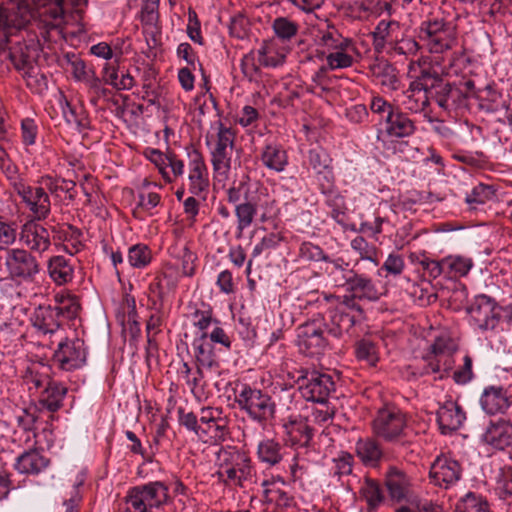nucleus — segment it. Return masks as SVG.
Returning a JSON list of instances; mask_svg holds the SVG:
<instances>
[{
    "instance_id": "obj_9",
    "label": "nucleus",
    "mask_w": 512,
    "mask_h": 512,
    "mask_svg": "<svg viewBox=\"0 0 512 512\" xmlns=\"http://www.w3.org/2000/svg\"><path fill=\"white\" fill-rule=\"evenodd\" d=\"M298 389L306 401L323 403L335 392L336 384L333 377L324 372L312 369H301L297 378Z\"/></svg>"
},
{
    "instance_id": "obj_34",
    "label": "nucleus",
    "mask_w": 512,
    "mask_h": 512,
    "mask_svg": "<svg viewBox=\"0 0 512 512\" xmlns=\"http://www.w3.org/2000/svg\"><path fill=\"white\" fill-rule=\"evenodd\" d=\"M196 365L207 370H217L219 362L208 340V334H197L192 341Z\"/></svg>"
},
{
    "instance_id": "obj_49",
    "label": "nucleus",
    "mask_w": 512,
    "mask_h": 512,
    "mask_svg": "<svg viewBox=\"0 0 512 512\" xmlns=\"http://www.w3.org/2000/svg\"><path fill=\"white\" fill-rule=\"evenodd\" d=\"M257 190V184H252L249 177L244 176L237 184L227 189V200L236 206L242 199L247 201L254 197L253 193Z\"/></svg>"
},
{
    "instance_id": "obj_40",
    "label": "nucleus",
    "mask_w": 512,
    "mask_h": 512,
    "mask_svg": "<svg viewBox=\"0 0 512 512\" xmlns=\"http://www.w3.org/2000/svg\"><path fill=\"white\" fill-rule=\"evenodd\" d=\"M370 72L374 79L389 90H397L400 80L396 68L387 60H377L370 66Z\"/></svg>"
},
{
    "instance_id": "obj_21",
    "label": "nucleus",
    "mask_w": 512,
    "mask_h": 512,
    "mask_svg": "<svg viewBox=\"0 0 512 512\" xmlns=\"http://www.w3.org/2000/svg\"><path fill=\"white\" fill-rule=\"evenodd\" d=\"M417 130L416 122L404 113L399 107L386 119L384 129H379L377 139L382 136L388 138L402 139L415 134Z\"/></svg>"
},
{
    "instance_id": "obj_41",
    "label": "nucleus",
    "mask_w": 512,
    "mask_h": 512,
    "mask_svg": "<svg viewBox=\"0 0 512 512\" xmlns=\"http://www.w3.org/2000/svg\"><path fill=\"white\" fill-rule=\"evenodd\" d=\"M290 50V47L279 45L276 40L265 41L258 51L259 62L265 67H277L282 65Z\"/></svg>"
},
{
    "instance_id": "obj_7",
    "label": "nucleus",
    "mask_w": 512,
    "mask_h": 512,
    "mask_svg": "<svg viewBox=\"0 0 512 512\" xmlns=\"http://www.w3.org/2000/svg\"><path fill=\"white\" fill-rule=\"evenodd\" d=\"M408 419L406 414L395 406H386L377 411L372 421L374 435L387 443H404L407 437Z\"/></svg>"
},
{
    "instance_id": "obj_30",
    "label": "nucleus",
    "mask_w": 512,
    "mask_h": 512,
    "mask_svg": "<svg viewBox=\"0 0 512 512\" xmlns=\"http://www.w3.org/2000/svg\"><path fill=\"white\" fill-rule=\"evenodd\" d=\"M52 233L53 239L60 241L62 250L70 256L79 253L85 247L82 231L73 225L52 227Z\"/></svg>"
},
{
    "instance_id": "obj_24",
    "label": "nucleus",
    "mask_w": 512,
    "mask_h": 512,
    "mask_svg": "<svg viewBox=\"0 0 512 512\" xmlns=\"http://www.w3.org/2000/svg\"><path fill=\"white\" fill-rule=\"evenodd\" d=\"M436 415L442 434H450L458 430L466 419L462 407L452 399H448L440 404Z\"/></svg>"
},
{
    "instance_id": "obj_60",
    "label": "nucleus",
    "mask_w": 512,
    "mask_h": 512,
    "mask_svg": "<svg viewBox=\"0 0 512 512\" xmlns=\"http://www.w3.org/2000/svg\"><path fill=\"white\" fill-rule=\"evenodd\" d=\"M355 356L369 366H375L379 360L376 345L369 339H361L356 343Z\"/></svg>"
},
{
    "instance_id": "obj_12",
    "label": "nucleus",
    "mask_w": 512,
    "mask_h": 512,
    "mask_svg": "<svg viewBox=\"0 0 512 512\" xmlns=\"http://www.w3.org/2000/svg\"><path fill=\"white\" fill-rule=\"evenodd\" d=\"M502 307L492 297L477 295L467 308L472 324L482 331L493 330L500 321Z\"/></svg>"
},
{
    "instance_id": "obj_18",
    "label": "nucleus",
    "mask_w": 512,
    "mask_h": 512,
    "mask_svg": "<svg viewBox=\"0 0 512 512\" xmlns=\"http://www.w3.org/2000/svg\"><path fill=\"white\" fill-rule=\"evenodd\" d=\"M221 409L213 407H203L200 411V432L199 439L213 440L222 442L228 434L227 423L221 417Z\"/></svg>"
},
{
    "instance_id": "obj_63",
    "label": "nucleus",
    "mask_w": 512,
    "mask_h": 512,
    "mask_svg": "<svg viewBox=\"0 0 512 512\" xmlns=\"http://www.w3.org/2000/svg\"><path fill=\"white\" fill-rule=\"evenodd\" d=\"M457 350L456 342L449 335L441 334L433 340L425 355L456 353Z\"/></svg>"
},
{
    "instance_id": "obj_27",
    "label": "nucleus",
    "mask_w": 512,
    "mask_h": 512,
    "mask_svg": "<svg viewBox=\"0 0 512 512\" xmlns=\"http://www.w3.org/2000/svg\"><path fill=\"white\" fill-rule=\"evenodd\" d=\"M49 465L50 459L39 449L29 448L16 458L14 468L20 474L36 476L45 471Z\"/></svg>"
},
{
    "instance_id": "obj_14",
    "label": "nucleus",
    "mask_w": 512,
    "mask_h": 512,
    "mask_svg": "<svg viewBox=\"0 0 512 512\" xmlns=\"http://www.w3.org/2000/svg\"><path fill=\"white\" fill-rule=\"evenodd\" d=\"M38 220H27L21 225L19 241L24 249L39 256L47 253L52 247L51 232Z\"/></svg>"
},
{
    "instance_id": "obj_57",
    "label": "nucleus",
    "mask_w": 512,
    "mask_h": 512,
    "mask_svg": "<svg viewBox=\"0 0 512 512\" xmlns=\"http://www.w3.org/2000/svg\"><path fill=\"white\" fill-rule=\"evenodd\" d=\"M350 246L359 255L361 260L370 261L374 266H378V249L364 237L356 236L351 240Z\"/></svg>"
},
{
    "instance_id": "obj_28",
    "label": "nucleus",
    "mask_w": 512,
    "mask_h": 512,
    "mask_svg": "<svg viewBox=\"0 0 512 512\" xmlns=\"http://www.w3.org/2000/svg\"><path fill=\"white\" fill-rule=\"evenodd\" d=\"M47 274L57 286L71 283L75 276V265L71 258L63 255L51 256L46 263Z\"/></svg>"
},
{
    "instance_id": "obj_6",
    "label": "nucleus",
    "mask_w": 512,
    "mask_h": 512,
    "mask_svg": "<svg viewBox=\"0 0 512 512\" xmlns=\"http://www.w3.org/2000/svg\"><path fill=\"white\" fill-rule=\"evenodd\" d=\"M419 39L431 53H444L457 45L456 26L443 18H429L421 23Z\"/></svg>"
},
{
    "instance_id": "obj_23",
    "label": "nucleus",
    "mask_w": 512,
    "mask_h": 512,
    "mask_svg": "<svg viewBox=\"0 0 512 512\" xmlns=\"http://www.w3.org/2000/svg\"><path fill=\"white\" fill-rule=\"evenodd\" d=\"M285 441L291 447H307L313 438V430L307 419L290 416L282 424Z\"/></svg>"
},
{
    "instance_id": "obj_55",
    "label": "nucleus",
    "mask_w": 512,
    "mask_h": 512,
    "mask_svg": "<svg viewBox=\"0 0 512 512\" xmlns=\"http://www.w3.org/2000/svg\"><path fill=\"white\" fill-rule=\"evenodd\" d=\"M151 260L152 251L146 244L138 243L128 249V262L133 268H146Z\"/></svg>"
},
{
    "instance_id": "obj_64",
    "label": "nucleus",
    "mask_w": 512,
    "mask_h": 512,
    "mask_svg": "<svg viewBox=\"0 0 512 512\" xmlns=\"http://www.w3.org/2000/svg\"><path fill=\"white\" fill-rule=\"evenodd\" d=\"M308 162L316 173L321 174L329 169L331 159L325 150L314 148L308 152Z\"/></svg>"
},
{
    "instance_id": "obj_1",
    "label": "nucleus",
    "mask_w": 512,
    "mask_h": 512,
    "mask_svg": "<svg viewBox=\"0 0 512 512\" xmlns=\"http://www.w3.org/2000/svg\"><path fill=\"white\" fill-rule=\"evenodd\" d=\"M215 475L225 486L245 488L256 480V468L249 454L235 445H216Z\"/></svg>"
},
{
    "instance_id": "obj_8",
    "label": "nucleus",
    "mask_w": 512,
    "mask_h": 512,
    "mask_svg": "<svg viewBox=\"0 0 512 512\" xmlns=\"http://www.w3.org/2000/svg\"><path fill=\"white\" fill-rule=\"evenodd\" d=\"M364 319L362 307L347 295L333 309L329 310V322H323L326 332L336 338L349 333L352 327Z\"/></svg>"
},
{
    "instance_id": "obj_10",
    "label": "nucleus",
    "mask_w": 512,
    "mask_h": 512,
    "mask_svg": "<svg viewBox=\"0 0 512 512\" xmlns=\"http://www.w3.org/2000/svg\"><path fill=\"white\" fill-rule=\"evenodd\" d=\"M5 267L11 279L25 282L33 281L41 267L35 254L24 248H12L6 251Z\"/></svg>"
},
{
    "instance_id": "obj_47",
    "label": "nucleus",
    "mask_w": 512,
    "mask_h": 512,
    "mask_svg": "<svg viewBox=\"0 0 512 512\" xmlns=\"http://www.w3.org/2000/svg\"><path fill=\"white\" fill-rule=\"evenodd\" d=\"M55 303L53 308L57 310L61 322L74 319L78 315L80 304L76 296L58 293L55 295Z\"/></svg>"
},
{
    "instance_id": "obj_26",
    "label": "nucleus",
    "mask_w": 512,
    "mask_h": 512,
    "mask_svg": "<svg viewBox=\"0 0 512 512\" xmlns=\"http://www.w3.org/2000/svg\"><path fill=\"white\" fill-rule=\"evenodd\" d=\"M348 278L345 282L346 290L352 295L354 300L365 299L368 301H376L380 298V292L373 280L357 271L347 272Z\"/></svg>"
},
{
    "instance_id": "obj_32",
    "label": "nucleus",
    "mask_w": 512,
    "mask_h": 512,
    "mask_svg": "<svg viewBox=\"0 0 512 512\" xmlns=\"http://www.w3.org/2000/svg\"><path fill=\"white\" fill-rule=\"evenodd\" d=\"M355 454L366 467L376 468L384 458L381 444L373 437L359 438L355 443Z\"/></svg>"
},
{
    "instance_id": "obj_4",
    "label": "nucleus",
    "mask_w": 512,
    "mask_h": 512,
    "mask_svg": "<svg viewBox=\"0 0 512 512\" xmlns=\"http://www.w3.org/2000/svg\"><path fill=\"white\" fill-rule=\"evenodd\" d=\"M34 25L41 34L53 30H60L67 21L69 14L81 17L84 8L82 5H74L71 0H34Z\"/></svg>"
},
{
    "instance_id": "obj_35",
    "label": "nucleus",
    "mask_w": 512,
    "mask_h": 512,
    "mask_svg": "<svg viewBox=\"0 0 512 512\" xmlns=\"http://www.w3.org/2000/svg\"><path fill=\"white\" fill-rule=\"evenodd\" d=\"M372 35L374 48L377 51L387 50L390 52L399 36L402 35V31L399 23L382 20L378 23Z\"/></svg>"
},
{
    "instance_id": "obj_15",
    "label": "nucleus",
    "mask_w": 512,
    "mask_h": 512,
    "mask_svg": "<svg viewBox=\"0 0 512 512\" xmlns=\"http://www.w3.org/2000/svg\"><path fill=\"white\" fill-rule=\"evenodd\" d=\"M188 156V190L203 200L209 190V171L202 153L192 148L187 151Z\"/></svg>"
},
{
    "instance_id": "obj_31",
    "label": "nucleus",
    "mask_w": 512,
    "mask_h": 512,
    "mask_svg": "<svg viewBox=\"0 0 512 512\" xmlns=\"http://www.w3.org/2000/svg\"><path fill=\"white\" fill-rule=\"evenodd\" d=\"M33 327L41 334H54L62 325L58 312L51 305H40L31 315Z\"/></svg>"
},
{
    "instance_id": "obj_20",
    "label": "nucleus",
    "mask_w": 512,
    "mask_h": 512,
    "mask_svg": "<svg viewBox=\"0 0 512 512\" xmlns=\"http://www.w3.org/2000/svg\"><path fill=\"white\" fill-rule=\"evenodd\" d=\"M462 468L458 461L446 456H438L429 471L431 482L441 488H449L459 481Z\"/></svg>"
},
{
    "instance_id": "obj_39",
    "label": "nucleus",
    "mask_w": 512,
    "mask_h": 512,
    "mask_svg": "<svg viewBox=\"0 0 512 512\" xmlns=\"http://www.w3.org/2000/svg\"><path fill=\"white\" fill-rule=\"evenodd\" d=\"M10 59L14 64L15 68L23 72V76L27 77V85H31V79L37 77V68L34 65L31 51L27 45L15 46L10 48Z\"/></svg>"
},
{
    "instance_id": "obj_29",
    "label": "nucleus",
    "mask_w": 512,
    "mask_h": 512,
    "mask_svg": "<svg viewBox=\"0 0 512 512\" xmlns=\"http://www.w3.org/2000/svg\"><path fill=\"white\" fill-rule=\"evenodd\" d=\"M259 159L266 169L276 173L284 172L289 165L286 149L275 141L265 143L261 149Z\"/></svg>"
},
{
    "instance_id": "obj_37",
    "label": "nucleus",
    "mask_w": 512,
    "mask_h": 512,
    "mask_svg": "<svg viewBox=\"0 0 512 512\" xmlns=\"http://www.w3.org/2000/svg\"><path fill=\"white\" fill-rule=\"evenodd\" d=\"M285 454L284 446L275 438H264L257 445V459L268 467L280 464Z\"/></svg>"
},
{
    "instance_id": "obj_43",
    "label": "nucleus",
    "mask_w": 512,
    "mask_h": 512,
    "mask_svg": "<svg viewBox=\"0 0 512 512\" xmlns=\"http://www.w3.org/2000/svg\"><path fill=\"white\" fill-rule=\"evenodd\" d=\"M66 394V386L51 380L41 392L40 403L50 412H56L62 407Z\"/></svg>"
},
{
    "instance_id": "obj_42",
    "label": "nucleus",
    "mask_w": 512,
    "mask_h": 512,
    "mask_svg": "<svg viewBox=\"0 0 512 512\" xmlns=\"http://www.w3.org/2000/svg\"><path fill=\"white\" fill-rule=\"evenodd\" d=\"M409 478L396 467H390L386 475V486L390 497L400 502L407 497L409 492Z\"/></svg>"
},
{
    "instance_id": "obj_58",
    "label": "nucleus",
    "mask_w": 512,
    "mask_h": 512,
    "mask_svg": "<svg viewBox=\"0 0 512 512\" xmlns=\"http://www.w3.org/2000/svg\"><path fill=\"white\" fill-rule=\"evenodd\" d=\"M410 260L412 263L420 265L423 271L427 273V275L432 279H436L439 276L444 275V266L442 265V259L433 260L430 259L425 253H412L410 255Z\"/></svg>"
},
{
    "instance_id": "obj_3",
    "label": "nucleus",
    "mask_w": 512,
    "mask_h": 512,
    "mask_svg": "<svg viewBox=\"0 0 512 512\" xmlns=\"http://www.w3.org/2000/svg\"><path fill=\"white\" fill-rule=\"evenodd\" d=\"M235 403L254 422L261 426L270 423L276 414V404L272 397L249 384H242L235 390Z\"/></svg>"
},
{
    "instance_id": "obj_48",
    "label": "nucleus",
    "mask_w": 512,
    "mask_h": 512,
    "mask_svg": "<svg viewBox=\"0 0 512 512\" xmlns=\"http://www.w3.org/2000/svg\"><path fill=\"white\" fill-rule=\"evenodd\" d=\"M258 202L255 197L243 201L235 206V216L237 218V230L242 233L249 228L255 216L257 215Z\"/></svg>"
},
{
    "instance_id": "obj_25",
    "label": "nucleus",
    "mask_w": 512,
    "mask_h": 512,
    "mask_svg": "<svg viewBox=\"0 0 512 512\" xmlns=\"http://www.w3.org/2000/svg\"><path fill=\"white\" fill-rule=\"evenodd\" d=\"M6 31L8 37L34 24V11L26 1H18L5 7Z\"/></svg>"
},
{
    "instance_id": "obj_52",
    "label": "nucleus",
    "mask_w": 512,
    "mask_h": 512,
    "mask_svg": "<svg viewBox=\"0 0 512 512\" xmlns=\"http://www.w3.org/2000/svg\"><path fill=\"white\" fill-rule=\"evenodd\" d=\"M359 494L370 508L378 507L384 500L379 483L369 477H366L361 483Z\"/></svg>"
},
{
    "instance_id": "obj_53",
    "label": "nucleus",
    "mask_w": 512,
    "mask_h": 512,
    "mask_svg": "<svg viewBox=\"0 0 512 512\" xmlns=\"http://www.w3.org/2000/svg\"><path fill=\"white\" fill-rule=\"evenodd\" d=\"M441 81L439 74L431 67H420L419 74L414 76V80L410 84L432 95L433 89Z\"/></svg>"
},
{
    "instance_id": "obj_5",
    "label": "nucleus",
    "mask_w": 512,
    "mask_h": 512,
    "mask_svg": "<svg viewBox=\"0 0 512 512\" xmlns=\"http://www.w3.org/2000/svg\"><path fill=\"white\" fill-rule=\"evenodd\" d=\"M206 145L209 148L215 178L219 180L227 179L232 167V155L235 146L234 131L219 122L216 134L206 137Z\"/></svg>"
},
{
    "instance_id": "obj_46",
    "label": "nucleus",
    "mask_w": 512,
    "mask_h": 512,
    "mask_svg": "<svg viewBox=\"0 0 512 512\" xmlns=\"http://www.w3.org/2000/svg\"><path fill=\"white\" fill-rule=\"evenodd\" d=\"M430 102V94L410 84L404 93L402 105L411 113L424 112Z\"/></svg>"
},
{
    "instance_id": "obj_44",
    "label": "nucleus",
    "mask_w": 512,
    "mask_h": 512,
    "mask_svg": "<svg viewBox=\"0 0 512 512\" xmlns=\"http://www.w3.org/2000/svg\"><path fill=\"white\" fill-rule=\"evenodd\" d=\"M444 276L457 279L468 275L474 266L472 258L461 255H450L442 259Z\"/></svg>"
},
{
    "instance_id": "obj_54",
    "label": "nucleus",
    "mask_w": 512,
    "mask_h": 512,
    "mask_svg": "<svg viewBox=\"0 0 512 512\" xmlns=\"http://www.w3.org/2000/svg\"><path fill=\"white\" fill-rule=\"evenodd\" d=\"M495 196L494 189L485 184L476 185L465 197V202L471 210H477L479 206L492 200Z\"/></svg>"
},
{
    "instance_id": "obj_19",
    "label": "nucleus",
    "mask_w": 512,
    "mask_h": 512,
    "mask_svg": "<svg viewBox=\"0 0 512 512\" xmlns=\"http://www.w3.org/2000/svg\"><path fill=\"white\" fill-rule=\"evenodd\" d=\"M144 156L155 165L167 183H172L184 174V162L173 152L164 153L159 149L146 148Z\"/></svg>"
},
{
    "instance_id": "obj_33",
    "label": "nucleus",
    "mask_w": 512,
    "mask_h": 512,
    "mask_svg": "<svg viewBox=\"0 0 512 512\" xmlns=\"http://www.w3.org/2000/svg\"><path fill=\"white\" fill-rule=\"evenodd\" d=\"M179 283V275L173 266H168L149 284V292L161 303L173 294Z\"/></svg>"
},
{
    "instance_id": "obj_2",
    "label": "nucleus",
    "mask_w": 512,
    "mask_h": 512,
    "mask_svg": "<svg viewBox=\"0 0 512 512\" xmlns=\"http://www.w3.org/2000/svg\"><path fill=\"white\" fill-rule=\"evenodd\" d=\"M169 487L163 481H150L131 487L121 512H154L170 502Z\"/></svg>"
},
{
    "instance_id": "obj_38",
    "label": "nucleus",
    "mask_w": 512,
    "mask_h": 512,
    "mask_svg": "<svg viewBox=\"0 0 512 512\" xmlns=\"http://www.w3.org/2000/svg\"><path fill=\"white\" fill-rule=\"evenodd\" d=\"M275 39L282 45L290 47V44L296 40L300 23L290 17L278 16L271 24Z\"/></svg>"
},
{
    "instance_id": "obj_45",
    "label": "nucleus",
    "mask_w": 512,
    "mask_h": 512,
    "mask_svg": "<svg viewBox=\"0 0 512 512\" xmlns=\"http://www.w3.org/2000/svg\"><path fill=\"white\" fill-rule=\"evenodd\" d=\"M353 40L344 37L334 26H327L326 29L319 30L318 44L332 52L335 50H346Z\"/></svg>"
},
{
    "instance_id": "obj_62",
    "label": "nucleus",
    "mask_w": 512,
    "mask_h": 512,
    "mask_svg": "<svg viewBox=\"0 0 512 512\" xmlns=\"http://www.w3.org/2000/svg\"><path fill=\"white\" fill-rule=\"evenodd\" d=\"M326 204L331 209V217L340 225L344 226L347 220L345 199L339 193L331 192L326 200Z\"/></svg>"
},
{
    "instance_id": "obj_13",
    "label": "nucleus",
    "mask_w": 512,
    "mask_h": 512,
    "mask_svg": "<svg viewBox=\"0 0 512 512\" xmlns=\"http://www.w3.org/2000/svg\"><path fill=\"white\" fill-rule=\"evenodd\" d=\"M15 192L29 211L31 219L44 221L51 213V201L49 194L38 186L27 183L15 184Z\"/></svg>"
},
{
    "instance_id": "obj_59",
    "label": "nucleus",
    "mask_w": 512,
    "mask_h": 512,
    "mask_svg": "<svg viewBox=\"0 0 512 512\" xmlns=\"http://www.w3.org/2000/svg\"><path fill=\"white\" fill-rule=\"evenodd\" d=\"M457 512H490L487 500L473 492L467 493L457 504Z\"/></svg>"
},
{
    "instance_id": "obj_61",
    "label": "nucleus",
    "mask_w": 512,
    "mask_h": 512,
    "mask_svg": "<svg viewBox=\"0 0 512 512\" xmlns=\"http://www.w3.org/2000/svg\"><path fill=\"white\" fill-rule=\"evenodd\" d=\"M333 476L341 480L342 477L351 475L354 468V457L347 451H340L336 457L332 459Z\"/></svg>"
},
{
    "instance_id": "obj_50",
    "label": "nucleus",
    "mask_w": 512,
    "mask_h": 512,
    "mask_svg": "<svg viewBox=\"0 0 512 512\" xmlns=\"http://www.w3.org/2000/svg\"><path fill=\"white\" fill-rule=\"evenodd\" d=\"M103 79L106 84L117 90H130L134 86V78L129 72H122L115 66L106 65L103 69Z\"/></svg>"
},
{
    "instance_id": "obj_16",
    "label": "nucleus",
    "mask_w": 512,
    "mask_h": 512,
    "mask_svg": "<svg viewBox=\"0 0 512 512\" xmlns=\"http://www.w3.org/2000/svg\"><path fill=\"white\" fill-rule=\"evenodd\" d=\"M86 357L84 341L79 338L61 341L54 353V361L64 371L82 368L86 363Z\"/></svg>"
},
{
    "instance_id": "obj_56",
    "label": "nucleus",
    "mask_w": 512,
    "mask_h": 512,
    "mask_svg": "<svg viewBox=\"0 0 512 512\" xmlns=\"http://www.w3.org/2000/svg\"><path fill=\"white\" fill-rule=\"evenodd\" d=\"M329 265L326 272L331 277L333 282L338 287H345L346 279L348 278L347 272H354V269H349V263L345 262L342 258L331 259L326 261Z\"/></svg>"
},
{
    "instance_id": "obj_17",
    "label": "nucleus",
    "mask_w": 512,
    "mask_h": 512,
    "mask_svg": "<svg viewBox=\"0 0 512 512\" xmlns=\"http://www.w3.org/2000/svg\"><path fill=\"white\" fill-rule=\"evenodd\" d=\"M480 442L489 450L504 451L512 446V421L498 418L490 420L483 429Z\"/></svg>"
},
{
    "instance_id": "obj_51",
    "label": "nucleus",
    "mask_w": 512,
    "mask_h": 512,
    "mask_svg": "<svg viewBox=\"0 0 512 512\" xmlns=\"http://www.w3.org/2000/svg\"><path fill=\"white\" fill-rule=\"evenodd\" d=\"M344 50H335L329 52L326 56V62L331 70L344 69L351 67L354 63V55L357 54V48L353 43Z\"/></svg>"
},
{
    "instance_id": "obj_11",
    "label": "nucleus",
    "mask_w": 512,
    "mask_h": 512,
    "mask_svg": "<svg viewBox=\"0 0 512 512\" xmlns=\"http://www.w3.org/2000/svg\"><path fill=\"white\" fill-rule=\"evenodd\" d=\"M326 331L322 318L312 319L297 329V345L301 353L318 357L323 355L328 342L324 337Z\"/></svg>"
},
{
    "instance_id": "obj_36",
    "label": "nucleus",
    "mask_w": 512,
    "mask_h": 512,
    "mask_svg": "<svg viewBox=\"0 0 512 512\" xmlns=\"http://www.w3.org/2000/svg\"><path fill=\"white\" fill-rule=\"evenodd\" d=\"M456 353L424 355L423 360L425 366L423 367L422 375L435 374V379H444L448 377L455 365L454 355Z\"/></svg>"
},
{
    "instance_id": "obj_22",
    "label": "nucleus",
    "mask_w": 512,
    "mask_h": 512,
    "mask_svg": "<svg viewBox=\"0 0 512 512\" xmlns=\"http://www.w3.org/2000/svg\"><path fill=\"white\" fill-rule=\"evenodd\" d=\"M479 403L487 415H503L512 406V399L503 386L490 385L483 389Z\"/></svg>"
}]
</instances>
